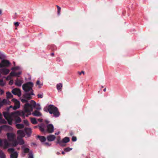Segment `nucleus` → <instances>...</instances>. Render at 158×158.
<instances>
[{"label": "nucleus", "mask_w": 158, "mask_h": 158, "mask_svg": "<svg viewBox=\"0 0 158 158\" xmlns=\"http://www.w3.org/2000/svg\"><path fill=\"white\" fill-rule=\"evenodd\" d=\"M72 148L69 147H68L64 149V151L65 152H69L72 150Z\"/></svg>", "instance_id": "nucleus-41"}, {"label": "nucleus", "mask_w": 158, "mask_h": 158, "mask_svg": "<svg viewBox=\"0 0 158 158\" xmlns=\"http://www.w3.org/2000/svg\"><path fill=\"white\" fill-rule=\"evenodd\" d=\"M70 141V139L68 137H65L62 140V141L63 142V144L64 145V143H66L68 142H69Z\"/></svg>", "instance_id": "nucleus-24"}, {"label": "nucleus", "mask_w": 158, "mask_h": 158, "mask_svg": "<svg viewBox=\"0 0 158 158\" xmlns=\"http://www.w3.org/2000/svg\"><path fill=\"white\" fill-rule=\"evenodd\" d=\"M31 121L32 123L34 124H37V122L36 119L34 118L30 117Z\"/></svg>", "instance_id": "nucleus-26"}, {"label": "nucleus", "mask_w": 158, "mask_h": 158, "mask_svg": "<svg viewBox=\"0 0 158 158\" xmlns=\"http://www.w3.org/2000/svg\"><path fill=\"white\" fill-rule=\"evenodd\" d=\"M36 103L33 101H31V104L26 103L24 105V109H29L35 107Z\"/></svg>", "instance_id": "nucleus-6"}, {"label": "nucleus", "mask_w": 158, "mask_h": 158, "mask_svg": "<svg viewBox=\"0 0 158 158\" xmlns=\"http://www.w3.org/2000/svg\"><path fill=\"white\" fill-rule=\"evenodd\" d=\"M36 85L38 86V87L40 88L43 85V84L40 83L39 80H38L36 82Z\"/></svg>", "instance_id": "nucleus-33"}, {"label": "nucleus", "mask_w": 158, "mask_h": 158, "mask_svg": "<svg viewBox=\"0 0 158 158\" xmlns=\"http://www.w3.org/2000/svg\"><path fill=\"white\" fill-rule=\"evenodd\" d=\"M19 23L18 22H15V27H17L19 25Z\"/></svg>", "instance_id": "nucleus-49"}, {"label": "nucleus", "mask_w": 158, "mask_h": 158, "mask_svg": "<svg viewBox=\"0 0 158 158\" xmlns=\"http://www.w3.org/2000/svg\"><path fill=\"white\" fill-rule=\"evenodd\" d=\"M77 139L76 137L74 136L72 137V140L73 141H76L77 140Z\"/></svg>", "instance_id": "nucleus-43"}, {"label": "nucleus", "mask_w": 158, "mask_h": 158, "mask_svg": "<svg viewBox=\"0 0 158 158\" xmlns=\"http://www.w3.org/2000/svg\"><path fill=\"white\" fill-rule=\"evenodd\" d=\"M0 158H6V156L3 151L0 149Z\"/></svg>", "instance_id": "nucleus-28"}, {"label": "nucleus", "mask_w": 158, "mask_h": 158, "mask_svg": "<svg viewBox=\"0 0 158 158\" xmlns=\"http://www.w3.org/2000/svg\"><path fill=\"white\" fill-rule=\"evenodd\" d=\"M11 101L14 103V104L13 109H18L20 108V104L19 101L15 99H13Z\"/></svg>", "instance_id": "nucleus-7"}, {"label": "nucleus", "mask_w": 158, "mask_h": 158, "mask_svg": "<svg viewBox=\"0 0 158 158\" xmlns=\"http://www.w3.org/2000/svg\"><path fill=\"white\" fill-rule=\"evenodd\" d=\"M39 128L40 131L42 132H45V126L43 123L41 124L40 125L38 126Z\"/></svg>", "instance_id": "nucleus-14"}, {"label": "nucleus", "mask_w": 158, "mask_h": 158, "mask_svg": "<svg viewBox=\"0 0 158 158\" xmlns=\"http://www.w3.org/2000/svg\"><path fill=\"white\" fill-rule=\"evenodd\" d=\"M2 13V11L1 10H0V14H1Z\"/></svg>", "instance_id": "nucleus-60"}, {"label": "nucleus", "mask_w": 158, "mask_h": 158, "mask_svg": "<svg viewBox=\"0 0 158 158\" xmlns=\"http://www.w3.org/2000/svg\"><path fill=\"white\" fill-rule=\"evenodd\" d=\"M62 153V154H63V155H64V154H65V152H64V151H62V153Z\"/></svg>", "instance_id": "nucleus-57"}, {"label": "nucleus", "mask_w": 158, "mask_h": 158, "mask_svg": "<svg viewBox=\"0 0 158 158\" xmlns=\"http://www.w3.org/2000/svg\"><path fill=\"white\" fill-rule=\"evenodd\" d=\"M10 63V62L7 60H3L0 63V68H2L4 67H8Z\"/></svg>", "instance_id": "nucleus-5"}, {"label": "nucleus", "mask_w": 158, "mask_h": 158, "mask_svg": "<svg viewBox=\"0 0 158 158\" xmlns=\"http://www.w3.org/2000/svg\"><path fill=\"white\" fill-rule=\"evenodd\" d=\"M37 137L42 142H44L46 140L45 137L44 136L38 135Z\"/></svg>", "instance_id": "nucleus-27"}, {"label": "nucleus", "mask_w": 158, "mask_h": 158, "mask_svg": "<svg viewBox=\"0 0 158 158\" xmlns=\"http://www.w3.org/2000/svg\"><path fill=\"white\" fill-rule=\"evenodd\" d=\"M10 72V70L6 68L0 69V72L4 75H7Z\"/></svg>", "instance_id": "nucleus-12"}, {"label": "nucleus", "mask_w": 158, "mask_h": 158, "mask_svg": "<svg viewBox=\"0 0 158 158\" xmlns=\"http://www.w3.org/2000/svg\"><path fill=\"white\" fill-rule=\"evenodd\" d=\"M4 90H3L2 89H0V95L3 94H4Z\"/></svg>", "instance_id": "nucleus-45"}, {"label": "nucleus", "mask_w": 158, "mask_h": 158, "mask_svg": "<svg viewBox=\"0 0 158 158\" xmlns=\"http://www.w3.org/2000/svg\"><path fill=\"white\" fill-rule=\"evenodd\" d=\"M2 146V139H0V147Z\"/></svg>", "instance_id": "nucleus-47"}, {"label": "nucleus", "mask_w": 158, "mask_h": 158, "mask_svg": "<svg viewBox=\"0 0 158 158\" xmlns=\"http://www.w3.org/2000/svg\"><path fill=\"white\" fill-rule=\"evenodd\" d=\"M47 131L49 133H52L54 131V127L52 124H49L47 126Z\"/></svg>", "instance_id": "nucleus-10"}, {"label": "nucleus", "mask_w": 158, "mask_h": 158, "mask_svg": "<svg viewBox=\"0 0 158 158\" xmlns=\"http://www.w3.org/2000/svg\"><path fill=\"white\" fill-rule=\"evenodd\" d=\"M11 77H12V76H10V75L6 77V79L7 80H9L11 78Z\"/></svg>", "instance_id": "nucleus-44"}, {"label": "nucleus", "mask_w": 158, "mask_h": 158, "mask_svg": "<svg viewBox=\"0 0 158 158\" xmlns=\"http://www.w3.org/2000/svg\"><path fill=\"white\" fill-rule=\"evenodd\" d=\"M37 110H35L32 113V114L35 116H40L42 115V114L37 109Z\"/></svg>", "instance_id": "nucleus-19"}, {"label": "nucleus", "mask_w": 158, "mask_h": 158, "mask_svg": "<svg viewBox=\"0 0 158 158\" xmlns=\"http://www.w3.org/2000/svg\"><path fill=\"white\" fill-rule=\"evenodd\" d=\"M73 135V134L72 133H70V135Z\"/></svg>", "instance_id": "nucleus-61"}, {"label": "nucleus", "mask_w": 158, "mask_h": 158, "mask_svg": "<svg viewBox=\"0 0 158 158\" xmlns=\"http://www.w3.org/2000/svg\"><path fill=\"white\" fill-rule=\"evenodd\" d=\"M5 127L9 128L10 127L7 125H3L2 126H0V132L2 131L3 128H4Z\"/></svg>", "instance_id": "nucleus-31"}, {"label": "nucleus", "mask_w": 158, "mask_h": 158, "mask_svg": "<svg viewBox=\"0 0 158 158\" xmlns=\"http://www.w3.org/2000/svg\"><path fill=\"white\" fill-rule=\"evenodd\" d=\"M79 74L80 75L81 74V73H83V74L84 73V72L83 71H82L81 72H79Z\"/></svg>", "instance_id": "nucleus-53"}, {"label": "nucleus", "mask_w": 158, "mask_h": 158, "mask_svg": "<svg viewBox=\"0 0 158 158\" xmlns=\"http://www.w3.org/2000/svg\"><path fill=\"white\" fill-rule=\"evenodd\" d=\"M16 127L18 129H21L24 128V125L22 124H16Z\"/></svg>", "instance_id": "nucleus-29"}, {"label": "nucleus", "mask_w": 158, "mask_h": 158, "mask_svg": "<svg viewBox=\"0 0 158 158\" xmlns=\"http://www.w3.org/2000/svg\"><path fill=\"white\" fill-rule=\"evenodd\" d=\"M17 140L19 144L22 145L24 143V141L23 139L22 138L20 137H17Z\"/></svg>", "instance_id": "nucleus-16"}, {"label": "nucleus", "mask_w": 158, "mask_h": 158, "mask_svg": "<svg viewBox=\"0 0 158 158\" xmlns=\"http://www.w3.org/2000/svg\"><path fill=\"white\" fill-rule=\"evenodd\" d=\"M24 131L28 136H30L31 134V128H25Z\"/></svg>", "instance_id": "nucleus-15"}, {"label": "nucleus", "mask_w": 158, "mask_h": 158, "mask_svg": "<svg viewBox=\"0 0 158 158\" xmlns=\"http://www.w3.org/2000/svg\"><path fill=\"white\" fill-rule=\"evenodd\" d=\"M21 101L23 102H27V101L25 99H21Z\"/></svg>", "instance_id": "nucleus-50"}, {"label": "nucleus", "mask_w": 158, "mask_h": 158, "mask_svg": "<svg viewBox=\"0 0 158 158\" xmlns=\"http://www.w3.org/2000/svg\"><path fill=\"white\" fill-rule=\"evenodd\" d=\"M12 106H10V108H12Z\"/></svg>", "instance_id": "nucleus-62"}, {"label": "nucleus", "mask_w": 158, "mask_h": 158, "mask_svg": "<svg viewBox=\"0 0 158 158\" xmlns=\"http://www.w3.org/2000/svg\"><path fill=\"white\" fill-rule=\"evenodd\" d=\"M1 118H2V114L0 113V119H1Z\"/></svg>", "instance_id": "nucleus-54"}, {"label": "nucleus", "mask_w": 158, "mask_h": 158, "mask_svg": "<svg viewBox=\"0 0 158 158\" xmlns=\"http://www.w3.org/2000/svg\"><path fill=\"white\" fill-rule=\"evenodd\" d=\"M10 103V102L7 99H4L2 101L1 100L0 101V108L1 107L4 105H9Z\"/></svg>", "instance_id": "nucleus-9"}, {"label": "nucleus", "mask_w": 158, "mask_h": 158, "mask_svg": "<svg viewBox=\"0 0 158 158\" xmlns=\"http://www.w3.org/2000/svg\"><path fill=\"white\" fill-rule=\"evenodd\" d=\"M33 84L31 82H28L26 84H23L22 87L23 90L26 92H28L30 90H31V93L30 94L27 93L25 95V97L26 98H31V95H33V93L32 88L33 86Z\"/></svg>", "instance_id": "nucleus-2"}, {"label": "nucleus", "mask_w": 158, "mask_h": 158, "mask_svg": "<svg viewBox=\"0 0 158 158\" xmlns=\"http://www.w3.org/2000/svg\"><path fill=\"white\" fill-rule=\"evenodd\" d=\"M56 7H57V9H58V15L60 14V10H61V8L58 6V5L56 6Z\"/></svg>", "instance_id": "nucleus-42"}, {"label": "nucleus", "mask_w": 158, "mask_h": 158, "mask_svg": "<svg viewBox=\"0 0 158 158\" xmlns=\"http://www.w3.org/2000/svg\"><path fill=\"white\" fill-rule=\"evenodd\" d=\"M23 123L27 126L29 125V123L27 120H23Z\"/></svg>", "instance_id": "nucleus-40"}, {"label": "nucleus", "mask_w": 158, "mask_h": 158, "mask_svg": "<svg viewBox=\"0 0 158 158\" xmlns=\"http://www.w3.org/2000/svg\"><path fill=\"white\" fill-rule=\"evenodd\" d=\"M60 154V153H59V152H58L57 153V154Z\"/></svg>", "instance_id": "nucleus-63"}, {"label": "nucleus", "mask_w": 158, "mask_h": 158, "mask_svg": "<svg viewBox=\"0 0 158 158\" xmlns=\"http://www.w3.org/2000/svg\"><path fill=\"white\" fill-rule=\"evenodd\" d=\"M9 152H11L12 153L14 152V149L13 148H9L8 149Z\"/></svg>", "instance_id": "nucleus-39"}, {"label": "nucleus", "mask_w": 158, "mask_h": 158, "mask_svg": "<svg viewBox=\"0 0 158 158\" xmlns=\"http://www.w3.org/2000/svg\"><path fill=\"white\" fill-rule=\"evenodd\" d=\"M62 84L61 83L58 84L56 85L57 89L58 90L61 89L62 87Z\"/></svg>", "instance_id": "nucleus-34"}, {"label": "nucleus", "mask_w": 158, "mask_h": 158, "mask_svg": "<svg viewBox=\"0 0 158 158\" xmlns=\"http://www.w3.org/2000/svg\"><path fill=\"white\" fill-rule=\"evenodd\" d=\"M17 133L19 135L18 137L23 138L25 136V135L24 132L23 130H19L17 131Z\"/></svg>", "instance_id": "nucleus-13"}, {"label": "nucleus", "mask_w": 158, "mask_h": 158, "mask_svg": "<svg viewBox=\"0 0 158 158\" xmlns=\"http://www.w3.org/2000/svg\"><path fill=\"white\" fill-rule=\"evenodd\" d=\"M47 109H57V108L52 105H48L47 106Z\"/></svg>", "instance_id": "nucleus-32"}, {"label": "nucleus", "mask_w": 158, "mask_h": 158, "mask_svg": "<svg viewBox=\"0 0 158 158\" xmlns=\"http://www.w3.org/2000/svg\"><path fill=\"white\" fill-rule=\"evenodd\" d=\"M45 123H46V124H48V123H49V122L48 121H47V120H45Z\"/></svg>", "instance_id": "nucleus-55"}, {"label": "nucleus", "mask_w": 158, "mask_h": 158, "mask_svg": "<svg viewBox=\"0 0 158 158\" xmlns=\"http://www.w3.org/2000/svg\"><path fill=\"white\" fill-rule=\"evenodd\" d=\"M28 158H34L32 152H30L28 154Z\"/></svg>", "instance_id": "nucleus-38"}, {"label": "nucleus", "mask_w": 158, "mask_h": 158, "mask_svg": "<svg viewBox=\"0 0 158 158\" xmlns=\"http://www.w3.org/2000/svg\"><path fill=\"white\" fill-rule=\"evenodd\" d=\"M60 137H58L57 139V143L59 144L61 146H64L65 145L63 144V142L62 140H60Z\"/></svg>", "instance_id": "nucleus-21"}, {"label": "nucleus", "mask_w": 158, "mask_h": 158, "mask_svg": "<svg viewBox=\"0 0 158 158\" xmlns=\"http://www.w3.org/2000/svg\"><path fill=\"white\" fill-rule=\"evenodd\" d=\"M9 141L11 142L16 139V135L13 133H8L6 134Z\"/></svg>", "instance_id": "nucleus-4"}, {"label": "nucleus", "mask_w": 158, "mask_h": 158, "mask_svg": "<svg viewBox=\"0 0 158 158\" xmlns=\"http://www.w3.org/2000/svg\"><path fill=\"white\" fill-rule=\"evenodd\" d=\"M22 112L17 111L16 112L10 114L8 112H3L4 117L7 121L8 124L11 125L13 120V118L15 121V123H20L21 122V119L19 116L28 117L31 114L33 109H24Z\"/></svg>", "instance_id": "nucleus-1"}, {"label": "nucleus", "mask_w": 158, "mask_h": 158, "mask_svg": "<svg viewBox=\"0 0 158 158\" xmlns=\"http://www.w3.org/2000/svg\"><path fill=\"white\" fill-rule=\"evenodd\" d=\"M21 148L23 150V152L24 153H27L29 152L30 149L28 148H25L24 145H23Z\"/></svg>", "instance_id": "nucleus-25"}, {"label": "nucleus", "mask_w": 158, "mask_h": 158, "mask_svg": "<svg viewBox=\"0 0 158 158\" xmlns=\"http://www.w3.org/2000/svg\"><path fill=\"white\" fill-rule=\"evenodd\" d=\"M37 127V126H35L34 127L35 128H36Z\"/></svg>", "instance_id": "nucleus-59"}, {"label": "nucleus", "mask_w": 158, "mask_h": 158, "mask_svg": "<svg viewBox=\"0 0 158 158\" xmlns=\"http://www.w3.org/2000/svg\"><path fill=\"white\" fill-rule=\"evenodd\" d=\"M18 156V154L16 152L12 153L10 155V158H17Z\"/></svg>", "instance_id": "nucleus-22"}, {"label": "nucleus", "mask_w": 158, "mask_h": 158, "mask_svg": "<svg viewBox=\"0 0 158 158\" xmlns=\"http://www.w3.org/2000/svg\"><path fill=\"white\" fill-rule=\"evenodd\" d=\"M51 55L52 56H53L54 55V53H51Z\"/></svg>", "instance_id": "nucleus-56"}, {"label": "nucleus", "mask_w": 158, "mask_h": 158, "mask_svg": "<svg viewBox=\"0 0 158 158\" xmlns=\"http://www.w3.org/2000/svg\"><path fill=\"white\" fill-rule=\"evenodd\" d=\"M6 98L7 99L11 98L13 97V96L12 94L9 92H6Z\"/></svg>", "instance_id": "nucleus-23"}, {"label": "nucleus", "mask_w": 158, "mask_h": 158, "mask_svg": "<svg viewBox=\"0 0 158 158\" xmlns=\"http://www.w3.org/2000/svg\"><path fill=\"white\" fill-rule=\"evenodd\" d=\"M106 90V88H105V89H103V91H104V92H105Z\"/></svg>", "instance_id": "nucleus-58"}, {"label": "nucleus", "mask_w": 158, "mask_h": 158, "mask_svg": "<svg viewBox=\"0 0 158 158\" xmlns=\"http://www.w3.org/2000/svg\"><path fill=\"white\" fill-rule=\"evenodd\" d=\"M13 80H10V81H9V84L10 85H12L13 84Z\"/></svg>", "instance_id": "nucleus-46"}, {"label": "nucleus", "mask_w": 158, "mask_h": 158, "mask_svg": "<svg viewBox=\"0 0 158 158\" xmlns=\"http://www.w3.org/2000/svg\"><path fill=\"white\" fill-rule=\"evenodd\" d=\"M102 88H103V86H102Z\"/></svg>", "instance_id": "nucleus-64"}, {"label": "nucleus", "mask_w": 158, "mask_h": 158, "mask_svg": "<svg viewBox=\"0 0 158 158\" xmlns=\"http://www.w3.org/2000/svg\"><path fill=\"white\" fill-rule=\"evenodd\" d=\"M56 137L53 135H50L47 137L48 140L49 141H52L55 140Z\"/></svg>", "instance_id": "nucleus-18"}, {"label": "nucleus", "mask_w": 158, "mask_h": 158, "mask_svg": "<svg viewBox=\"0 0 158 158\" xmlns=\"http://www.w3.org/2000/svg\"><path fill=\"white\" fill-rule=\"evenodd\" d=\"M23 83L22 81L19 80L18 79H17L15 81V85L18 86H21Z\"/></svg>", "instance_id": "nucleus-20"}, {"label": "nucleus", "mask_w": 158, "mask_h": 158, "mask_svg": "<svg viewBox=\"0 0 158 158\" xmlns=\"http://www.w3.org/2000/svg\"><path fill=\"white\" fill-rule=\"evenodd\" d=\"M38 121L40 122H43V119L41 118H39L38 119Z\"/></svg>", "instance_id": "nucleus-52"}, {"label": "nucleus", "mask_w": 158, "mask_h": 158, "mask_svg": "<svg viewBox=\"0 0 158 158\" xmlns=\"http://www.w3.org/2000/svg\"><path fill=\"white\" fill-rule=\"evenodd\" d=\"M19 67L18 66H15L14 67L12 68H11V69L13 70H14L15 71L17 70H19L20 69Z\"/></svg>", "instance_id": "nucleus-35"}, {"label": "nucleus", "mask_w": 158, "mask_h": 158, "mask_svg": "<svg viewBox=\"0 0 158 158\" xmlns=\"http://www.w3.org/2000/svg\"><path fill=\"white\" fill-rule=\"evenodd\" d=\"M45 111L49 112L51 114H53L55 117H57L60 115L58 109H44Z\"/></svg>", "instance_id": "nucleus-3"}, {"label": "nucleus", "mask_w": 158, "mask_h": 158, "mask_svg": "<svg viewBox=\"0 0 158 158\" xmlns=\"http://www.w3.org/2000/svg\"><path fill=\"white\" fill-rule=\"evenodd\" d=\"M0 123L5 124L6 123V122L5 120L2 119V118H1V119H0Z\"/></svg>", "instance_id": "nucleus-36"}, {"label": "nucleus", "mask_w": 158, "mask_h": 158, "mask_svg": "<svg viewBox=\"0 0 158 158\" xmlns=\"http://www.w3.org/2000/svg\"><path fill=\"white\" fill-rule=\"evenodd\" d=\"M3 141V148L4 149H6L9 146V143L6 139H4Z\"/></svg>", "instance_id": "nucleus-17"}, {"label": "nucleus", "mask_w": 158, "mask_h": 158, "mask_svg": "<svg viewBox=\"0 0 158 158\" xmlns=\"http://www.w3.org/2000/svg\"><path fill=\"white\" fill-rule=\"evenodd\" d=\"M38 98H42L43 97V94H39L38 95Z\"/></svg>", "instance_id": "nucleus-48"}, {"label": "nucleus", "mask_w": 158, "mask_h": 158, "mask_svg": "<svg viewBox=\"0 0 158 158\" xmlns=\"http://www.w3.org/2000/svg\"><path fill=\"white\" fill-rule=\"evenodd\" d=\"M22 73V71H19L18 73H15L14 71H12L10 73V75L12 76H15L17 77H18Z\"/></svg>", "instance_id": "nucleus-11"}, {"label": "nucleus", "mask_w": 158, "mask_h": 158, "mask_svg": "<svg viewBox=\"0 0 158 158\" xmlns=\"http://www.w3.org/2000/svg\"><path fill=\"white\" fill-rule=\"evenodd\" d=\"M11 92L14 94L17 95L19 97L21 96V91L19 89L16 88L12 90Z\"/></svg>", "instance_id": "nucleus-8"}, {"label": "nucleus", "mask_w": 158, "mask_h": 158, "mask_svg": "<svg viewBox=\"0 0 158 158\" xmlns=\"http://www.w3.org/2000/svg\"><path fill=\"white\" fill-rule=\"evenodd\" d=\"M44 144L46 145H47L48 146H49L50 145V144H49V143L48 142H45L44 143Z\"/></svg>", "instance_id": "nucleus-51"}, {"label": "nucleus", "mask_w": 158, "mask_h": 158, "mask_svg": "<svg viewBox=\"0 0 158 158\" xmlns=\"http://www.w3.org/2000/svg\"><path fill=\"white\" fill-rule=\"evenodd\" d=\"M12 142L13 146L14 147L16 146L19 144L18 141L16 140V139H15L14 141H11Z\"/></svg>", "instance_id": "nucleus-30"}, {"label": "nucleus", "mask_w": 158, "mask_h": 158, "mask_svg": "<svg viewBox=\"0 0 158 158\" xmlns=\"http://www.w3.org/2000/svg\"><path fill=\"white\" fill-rule=\"evenodd\" d=\"M5 85V83L2 80H0V85L4 86Z\"/></svg>", "instance_id": "nucleus-37"}]
</instances>
